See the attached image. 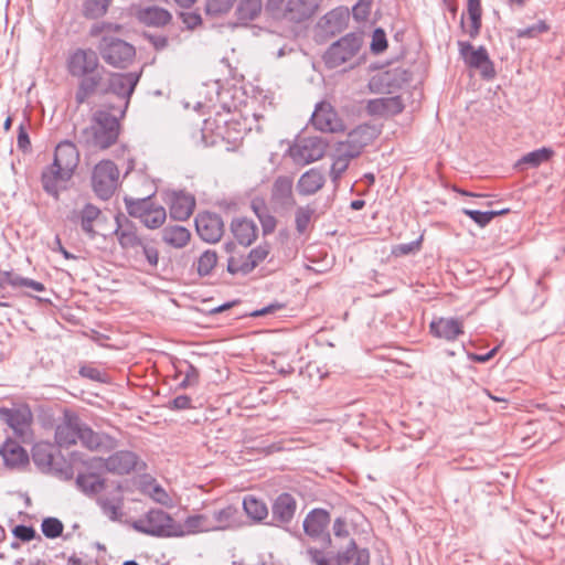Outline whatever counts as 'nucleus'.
<instances>
[{"label":"nucleus","instance_id":"55","mask_svg":"<svg viewBox=\"0 0 565 565\" xmlns=\"http://www.w3.org/2000/svg\"><path fill=\"white\" fill-rule=\"evenodd\" d=\"M63 523L56 518H46L41 524L43 534L49 539H55L63 532Z\"/></svg>","mask_w":565,"mask_h":565},{"label":"nucleus","instance_id":"53","mask_svg":"<svg viewBox=\"0 0 565 565\" xmlns=\"http://www.w3.org/2000/svg\"><path fill=\"white\" fill-rule=\"evenodd\" d=\"M236 0H206L205 11L209 15H222L227 13Z\"/></svg>","mask_w":565,"mask_h":565},{"label":"nucleus","instance_id":"21","mask_svg":"<svg viewBox=\"0 0 565 565\" xmlns=\"http://www.w3.org/2000/svg\"><path fill=\"white\" fill-rule=\"evenodd\" d=\"M98 66V58L92 50H76L68 58L67 67L72 76L79 77L92 74Z\"/></svg>","mask_w":565,"mask_h":565},{"label":"nucleus","instance_id":"5","mask_svg":"<svg viewBox=\"0 0 565 565\" xmlns=\"http://www.w3.org/2000/svg\"><path fill=\"white\" fill-rule=\"evenodd\" d=\"M127 212L130 216L140 218L141 223L148 228L160 227L167 217L164 207L154 205L150 199L125 198Z\"/></svg>","mask_w":565,"mask_h":565},{"label":"nucleus","instance_id":"44","mask_svg":"<svg viewBox=\"0 0 565 565\" xmlns=\"http://www.w3.org/2000/svg\"><path fill=\"white\" fill-rule=\"evenodd\" d=\"M367 132V128L361 126L349 132L347 139L353 145V150L349 153V157L355 158L361 153L369 141Z\"/></svg>","mask_w":565,"mask_h":565},{"label":"nucleus","instance_id":"10","mask_svg":"<svg viewBox=\"0 0 565 565\" xmlns=\"http://www.w3.org/2000/svg\"><path fill=\"white\" fill-rule=\"evenodd\" d=\"M330 521L331 516L327 510L312 509L303 520V532L312 540L321 541L324 547H329L331 545V536L328 532Z\"/></svg>","mask_w":565,"mask_h":565},{"label":"nucleus","instance_id":"45","mask_svg":"<svg viewBox=\"0 0 565 565\" xmlns=\"http://www.w3.org/2000/svg\"><path fill=\"white\" fill-rule=\"evenodd\" d=\"M113 0H85L83 4L84 15L88 19H98L106 14Z\"/></svg>","mask_w":565,"mask_h":565},{"label":"nucleus","instance_id":"24","mask_svg":"<svg viewBox=\"0 0 565 565\" xmlns=\"http://www.w3.org/2000/svg\"><path fill=\"white\" fill-rule=\"evenodd\" d=\"M124 501L122 487L120 483L117 484L115 491L111 493L96 498V503L102 513L113 522H117L122 518Z\"/></svg>","mask_w":565,"mask_h":565},{"label":"nucleus","instance_id":"27","mask_svg":"<svg viewBox=\"0 0 565 565\" xmlns=\"http://www.w3.org/2000/svg\"><path fill=\"white\" fill-rule=\"evenodd\" d=\"M430 333L438 339L455 341L463 333V324L456 318H437L429 324Z\"/></svg>","mask_w":565,"mask_h":565},{"label":"nucleus","instance_id":"31","mask_svg":"<svg viewBox=\"0 0 565 565\" xmlns=\"http://www.w3.org/2000/svg\"><path fill=\"white\" fill-rule=\"evenodd\" d=\"M338 565H369L370 552L366 548H358L353 539L350 540L347 548L337 555Z\"/></svg>","mask_w":565,"mask_h":565},{"label":"nucleus","instance_id":"52","mask_svg":"<svg viewBox=\"0 0 565 565\" xmlns=\"http://www.w3.org/2000/svg\"><path fill=\"white\" fill-rule=\"evenodd\" d=\"M351 159H353V158L349 157V156L344 157L341 153L335 152L334 159H333V162H332V166L330 169V177L334 183H337L339 181L342 173L348 169Z\"/></svg>","mask_w":565,"mask_h":565},{"label":"nucleus","instance_id":"18","mask_svg":"<svg viewBox=\"0 0 565 565\" xmlns=\"http://www.w3.org/2000/svg\"><path fill=\"white\" fill-rule=\"evenodd\" d=\"M195 227L199 236L207 243H216L224 233V223L216 213L203 212L195 217Z\"/></svg>","mask_w":565,"mask_h":565},{"label":"nucleus","instance_id":"56","mask_svg":"<svg viewBox=\"0 0 565 565\" xmlns=\"http://www.w3.org/2000/svg\"><path fill=\"white\" fill-rule=\"evenodd\" d=\"M246 265H249V260H247L246 255H241V256L233 255L227 260V271L233 275H235V274L247 275L252 270L245 269Z\"/></svg>","mask_w":565,"mask_h":565},{"label":"nucleus","instance_id":"51","mask_svg":"<svg viewBox=\"0 0 565 565\" xmlns=\"http://www.w3.org/2000/svg\"><path fill=\"white\" fill-rule=\"evenodd\" d=\"M7 282L12 287H26L38 292H43L45 290V287L42 282L31 278L22 277L19 275H11L10 273H7Z\"/></svg>","mask_w":565,"mask_h":565},{"label":"nucleus","instance_id":"42","mask_svg":"<svg viewBox=\"0 0 565 565\" xmlns=\"http://www.w3.org/2000/svg\"><path fill=\"white\" fill-rule=\"evenodd\" d=\"M348 19V9L342 7L331 10L323 17L324 24L331 32L341 31L347 25Z\"/></svg>","mask_w":565,"mask_h":565},{"label":"nucleus","instance_id":"59","mask_svg":"<svg viewBox=\"0 0 565 565\" xmlns=\"http://www.w3.org/2000/svg\"><path fill=\"white\" fill-rule=\"evenodd\" d=\"M423 237L420 236L418 239H415L409 243L398 244L393 248V254L395 256H405L417 253L422 247Z\"/></svg>","mask_w":565,"mask_h":565},{"label":"nucleus","instance_id":"43","mask_svg":"<svg viewBox=\"0 0 565 565\" xmlns=\"http://www.w3.org/2000/svg\"><path fill=\"white\" fill-rule=\"evenodd\" d=\"M262 10V0H239L236 14L243 22L254 20Z\"/></svg>","mask_w":565,"mask_h":565},{"label":"nucleus","instance_id":"12","mask_svg":"<svg viewBox=\"0 0 565 565\" xmlns=\"http://www.w3.org/2000/svg\"><path fill=\"white\" fill-rule=\"evenodd\" d=\"M73 175L74 174L58 166L54 167L52 162L42 170L41 184L46 194L58 200L60 193L67 189V184Z\"/></svg>","mask_w":565,"mask_h":565},{"label":"nucleus","instance_id":"3","mask_svg":"<svg viewBox=\"0 0 565 565\" xmlns=\"http://www.w3.org/2000/svg\"><path fill=\"white\" fill-rule=\"evenodd\" d=\"M140 79V73H111L107 78L104 87L100 89V94H114L119 99L118 105L108 104L113 110H117L120 116H125L130 97Z\"/></svg>","mask_w":565,"mask_h":565},{"label":"nucleus","instance_id":"41","mask_svg":"<svg viewBox=\"0 0 565 565\" xmlns=\"http://www.w3.org/2000/svg\"><path fill=\"white\" fill-rule=\"evenodd\" d=\"M467 12L470 18V25L467 32L471 39H475L481 29V0H468Z\"/></svg>","mask_w":565,"mask_h":565},{"label":"nucleus","instance_id":"40","mask_svg":"<svg viewBox=\"0 0 565 565\" xmlns=\"http://www.w3.org/2000/svg\"><path fill=\"white\" fill-rule=\"evenodd\" d=\"M243 509L250 519L257 522L263 521L268 515V509L265 502L254 495L244 498Z\"/></svg>","mask_w":565,"mask_h":565},{"label":"nucleus","instance_id":"38","mask_svg":"<svg viewBox=\"0 0 565 565\" xmlns=\"http://www.w3.org/2000/svg\"><path fill=\"white\" fill-rule=\"evenodd\" d=\"M191 238L190 231L180 225L166 226L162 231V241L174 248L184 247Z\"/></svg>","mask_w":565,"mask_h":565},{"label":"nucleus","instance_id":"64","mask_svg":"<svg viewBox=\"0 0 565 565\" xmlns=\"http://www.w3.org/2000/svg\"><path fill=\"white\" fill-rule=\"evenodd\" d=\"M79 374L96 382H105L106 374L93 366H82Z\"/></svg>","mask_w":565,"mask_h":565},{"label":"nucleus","instance_id":"29","mask_svg":"<svg viewBox=\"0 0 565 565\" xmlns=\"http://www.w3.org/2000/svg\"><path fill=\"white\" fill-rule=\"evenodd\" d=\"M210 514L211 525L214 531H226L239 525L238 509L228 504L220 510H214Z\"/></svg>","mask_w":565,"mask_h":565},{"label":"nucleus","instance_id":"23","mask_svg":"<svg viewBox=\"0 0 565 565\" xmlns=\"http://www.w3.org/2000/svg\"><path fill=\"white\" fill-rule=\"evenodd\" d=\"M322 0H288L284 18L290 22H302L310 19L318 10Z\"/></svg>","mask_w":565,"mask_h":565},{"label":"nucleus","instance_id":"22","mask_svg":"<svg viewBox=\"0 0 565 565\" xmlns=\"http://www.w3.org/2000/svg\"><path fill=\"white\" fill-rule=\"evenodd\" d=\"M53 163L54 167L58 166L74 174L79 163V151L76 145L71 140L60 141L54 150Z\"/></svg>","mask_w":565,"mask_h":565},{"label":"nucleus","instance_id":"1","mask_svg":"<svg viewBox=\"0 0 565 565\" xmlns=\"http://www.w3.org/2000/svg\"><path fill=\"white\" fill-rule=\"evenodd\" d=\"M120 116L104 104L93 111L89 126L81 130L77 140L88 149L106 150L115 145L120 134Z\"/></svg>","mask_w":565,"mask_h":565},{"label":"nucleus","instance_id":"9","mask_svg":"<svg viewBox=\"0 0 565 565\" xmlns=\"http://www.w3.org/2000/svg\"><path fill=\"white\" fill-rule=\"evenodd\" d=\"M459 54L469 68L479 70L483 78L490 79L495 75L493 63L484 46L475 47L470 42L458 41Z\"/></svg>","mask_w":565,"mask_h":565},{"label":"nucleus","instance_id":"32","mask_svg":"<svg viewBox=\"0 0 565 565\" xmlns=\"http://www.w3.org/2000/svg\"><path fill=\"white\" fill-rule=\"evenodd\" d=\"M0 455L8 467H19L29 461V456L24 448L12 439H7L0 449Z\"/></svg>","mask_w":565,"mask_h":565},{"label":"nucleus","instance_id":"34","mask_svg":"<svg viewBox=\"0 0 565 565\" xmlns=\"http://www.w3.org/2000/svg\"><path fill=\"white\" fill-rule=\"evenodd\" d=\"M138 20L148 26H164L171 21V13L157 6L141 8L137 12Z\"/></svg>","mask_w":565,"mask_h":565},{"label":"nucleus","instance_id":"16","mask_svg":"<svg viewBox=\"0 0 565 565\" xmlns=\"http://www.w3.org/2000/svg\"><path fill=\"white\" fill-rule=\"evenodd\" d=\"M97 459L89 461L88 467L78 471L75 478V486L78 491L88 498H97L106 488V480L99 473L92 471Z\"/></svg>","mask_w":565,"mask_h":565},{"label":"nucleus","instance_id":"35","mask_svg":"<svg viewBox=\"0 0 565 565\" xmlns=\"http://www.w3.org/2000/svg\"><path fill=\"white\" fill-rule=\"evenodd\" d=\"M81 77L82 79L75 94V100L78 105L84 104L95 93H100V89L104 87L103 77L99 74L92 73Z\"/></svg>","mask_w":565,"mask_h":565},{"label":"nucleus","instance_id":"26","mask_svg":"<svg viewBox=\"0 0 565 565\" xmlns=\"http://www.w3.org/2000/svg\"><path fill=\"white\" fill-rule=\"evenodd\" d=\"M116 225L114 234L122 249H137L142 245L143 241L138 236L136 226L127 217L116 216Z\"/></svg>","mask_w":565,"mask_h":565},{"label":"nucleus","instance_id":"6","mask_svg":"<svg viewBox=\"0 0 565 565\" xmlns=\"http://www.w3.org/2000/svg\"><path fill=\"white\" fill-rule=\"evenodd\" d=\"M119 170L111 160L99 161L93 170L92 185L96 195L108 200L118 186Z\"/></svg>","mask_w":565,"mask_h":565},{"label":"nucleus","instance_id":"60","mask_svg":"<svg viewBox=\"0 0 565 565\" xmlns=\"http://www.w3.org/2000/svg\"><path fill=\"white\" fill-rule=\"evenodd\" d=\"M140 248L142 249V254L145 255L148 264L153 268L157 267L158 262H159L158 249L154 246H152L146 242L142 243Z\"/></svg>","mask_w":565,"mask_h":565},{"label":"nucleus","instance_id":"17","mask_svg":"<svg viewBox=\"0 0 565 565\" xmlns=\"http://www.w3.org/2000/svg\"><path fill=\"white\" fill-rule=\"evenodd\" d=\"M166 203L169 205L171 218L178 221L188 220L195 207V198L185 191H170L166 194Z\"/></svg>","mask_w":565,"mask_h":565},{"label":"nucleus","instance_id":"39","mask_svg":"<svg viewBox=\"0 0 565 565\" xmlns=\"http://www.w3.org/2000/svg\"><path fill=\"white\" fill-rule=\"evenodd\" d=\"M553 156V150L550 148H541L533 150L526 154H524L515 164V167L520 170L524 169V166H529L531 168H536L542 163L548 161Z\"/></svg>","mask_w":565,"mask_h":565},{"label":"nucleus","instance_id":"36","mask_svg":"<svg viewBox=\"0 0 565 565\" xmlns=\"http://www.w3.org/2000/svg\"><path fill=\"white\" fill-rule=\"evenodd\" d=\"M102 211L90 203H86L76 214V221L79 223L82 231L92 239L97 235V232L94 230V223Z\"/></svg>","mask_w":565,"mask_h":565},{"label":"nucleus","instance_id":"14","mask_svg":"<svg viewBox=\"0 0 565 565\" xmlns=\"http://www.w3.org/2000/svg\"><path fill=\"white\" fill-rule=\"evenodd\" d=\"M312 126L322 132H339L344 130L342 119L329 103H319L311 115Z\"/></svg>","mask_w":565,"mask_h":565},{"label":"nucleus","instance_id":"28","mask_svg":"<svg viewBox=\"0 0 565 565\" xmlns=\"http://www.w3.org/2000/svg\"><path fill=\"white\" fill-rule=\"evenodd\" d=\"M366 109L372 116L388 117L402 113L404 104L399 96L380 97L369 100Z\"/></svg>","mask_w":565,"mask_h":565},{"label":"nucleus","instance_id":"46","mask_svg":"<svg viewBox=\"0 0 565 565\" xmlns=\"http://www.w3.org/2000/svg\"><path fill=\"white\" fill-rule=\"evenodd\" d=\"M253 210H254L255 214L257 215V217H258V220L260 222L264 235L273 233L275 231V228H276L277 221L268 212V210L265 206V204L258 205L256 203H253Z\"/></svg>","mask_w":565,"mask_h":565},{"label":"nucleus","instance_id":"13","mask_svg":"<svg viewBox=\"0 0 565 565\" xmlns=\"http://www.w3.org/2000/svg\"><path fill=\"white\" fill-rule=\"evenodd\" d=\"M84 423L73 412L66 411L63 420L56 426L55 441L60 447H70L75 445L81 437Z\"/></svg>","mask_w":565,"mask_h":565},{"label":"nucleus","instance_id":"48","mask_svg":"<svg viewBox=\"0 0 565 565\" xmlns=\"http://www.w3.org/2000/svg\"><path fill=\"white\" fill-rule=\"evenodd\" d=\"M32 458L39 467H50L53 462L51 446L47 444H35L32 448Z\"/></svg>","mask_w":565,"mask_h":565},{"label":"nucleus","instance_id":"20","mask_svg":"<svg viewBox=\"0 0 565 565\" xmlns=\"http://www.w3.org/2000/svg\"><path fill=\"white\" fill-rule=\"evenodd\" d=\"M97 462H99L108 472L122 476L135 470L138 457L132 451L119 450L106 459L98 458Z\"/></svg>","mask_w":565,"mask_h":565},{"label":"nucleus","instance_id":"2","mask_svg":"<svg viewBox=\"0 0 565 565\" xmlns=\"http://www.w3.org/2000/svg\"><path fill=\"white\" fill-rule=\"evenodd\" d=\"M138 533L154 537L182 536L172 516L162 509H150L142 516L130 522Z\"/></svg>","mask_w":565,"mask_h":565},{"label":"nucleus","instance_id":"8","mask_svg":"<svg viewBox=\"0 0 565 565\" xmlns=\"http://www.w3.org/2000/svg\"><path fill=\"white\" fill-rule=\"evenodd\" d=\"M0 419L12 429L13 435L22 443L32 441L31 424L33 415L29 406L0 407Z\"/></svg>","mask_w":565,"mask_h":565},{"label":"nucleus","instance_id":"49","mask_svg":"<svg viewBox=\"0 0 565 565\" xmlns=\"http://www.w3.org/2000/svg\"><path fill=\"white\" fill-rule=\"evenodd\" d=\"M217 264V254L214 250L207 249L201 254L198 259L196 270L203 277L212 273Z\"/></svg>","mask_w":565,"mask_h":565},{"label":"nucleus","instance_id":"61","mask_svg":"<svg viewBox=\"0 0 565 565\" xmlns=\"http://www.w3.org/2000/svg\"><path fill=\"white\" fill-rule=\"evenodd\" d=\"M307 555L310 562L315 565H332L331 561L326 556V554L315 547H309L307 550Z\"/></svg>","mask_w":565,"mask_h":565},{"label":"nucleus","instance_id":"47","mask_svg":"<svg viewBox=\"0 0 565 565\" xmlns=\"http://www.w3.org/2000/svg\"><path fill=\"white\" fill-rule=\"evenodd\" d=\"M509 210L504 209L501 211H478V210H469L463 209L462 213L469 216L475 223L479 226H487L495 216L507 213Z\"/></svg>","mask_w":565,"mask_h":565},{"label":"nucleus","instance_id":"30","mask_svg":"<svg viewBox=\"0 0 565 565\" xmlns=\"http://www.w3.org/2000/svg\"><path fill=\"white\" fill-rule=\"evenodd\" d=\"M326 183L323 172L317 168L302 173L297 182V191L300 195L309 196L317 193Z\"/></svg>","mask_w":565,"mask_h":565},{"label":"nucleus","instance_id":"33","mask_svg":"<svg viewBox=\"0 0 565 565\" xmlns=\"http://www.w3.org/2000/svg\"><path fill=\"white\" fill-rule=\"evenodd\" d=\"M231 231L236 241L244 246H249L257 237L256 224L245 217L233 220Z\"/></svg>","mask_w":565,"mask_h":565},{"label":"nucleus","instance_id":"7","mask_svg":"<svg viewBox=\"0 0 565 565\" xmlns=\"http://www.w3.org/2000/svg\"><path fill=\"white\" fill-rule=\"evenodd\" d=\"M362 45L361 36L349 33L330 45L323 55L328 68H335L353 58Z\"/></svg>","mask_w":565,"mask_h":565},{"label":"nucleus","instance_id":"58","mask_svg":"<svg viewBox=\"0 0 565 565\" xmlns=\"http://www.w3.org/2000/svg\"><path fill=\"white\" fill-rule=\"evenodd\" d=\"M373 0H359L352 8V15L356 21H365L372 8Z\"/></svg>","mask_w":565,"mask_h":565},{"label":"nucleus","instance_id":"57","mask_svg":"<svg viewBox=\"0 0 565 565\" xmlns=\"http://www.w3.org/2000/svg\"><path fill=\"white\" fill-rule=\"evenodd\" d=\"M548 29L550 26L545 21H539L533 25L518 30L516 35L518 38H535L539 34L547 32Z\"/></svg>","mask_w":565,"mask_h":565},{"label":"nucleus","instance_id":"15","mask_svg":"<svg viewBox=\"0 0 565 565\" xmlns=\"http://www.w3.org/2000/svg\"><path fill=\"white\" fill-rule=\"evenodd\" d=\"M270 202L276 209L289 211L296 205L294 195V178L278 175L271 185Z\"/></svg>","mask_w":565,"mask_h":565},{"label":"nucleus","instance_id":"62","mask_svg":"<svg viewBox=\"0 0 565 565\" xmlns=\"http://www.w3.org/2000/svg\"><path fill=\"white\" fill-rule=\"evenodd\" d=\"M122 29L120 24L110 23V22H102L98 24H95L90 29V35L97 36L102 34L103 32H119Z\"/></svg>","mask_w":565,"mask_h":565},{"label":"nucleus","instance_id":"50","mask_svg":"<svg viewBox=\"0 0 565 565\" xmlns=\"http://www.w3.org/2000/svg\"><path fill=\"white\" fill-rule=\"evenodd\" d=\"M315 214V210L307 205V206H299L295 212V224H296V231L298 234H303L311 222V218Z\"/></svg>","mask_w":565,"mask_h":565},{"label":"nucleus","instance_id":"11","mask_svg":"<svg viewBox=\"0 0 565 565\" xmlns=\"http://www.w3.org/2000/svg\"><path fill=\"white\" fill-rule=\"evenodd\" d=\"M326 143L318 137H303L289 148V156L295 163L305 166L321 159Z\"/></svg>","mask_w":565,"mask_h":565},{"label":"nucleus","instance_id":"4","mask_svg":"<svg viewBox=\"0 0 565 565\" xmlns=\"http://www.w3.org/2000/svg\"><path fill=\"white\" fill-rule=\"evenodd\" d=\"M102 58L117 68L128 67L136 56V49L130 43L115 36L104 35L99 43Z\"/></svg>","mask_w":565,"mask_h":565},{"label":"nucleus","instance_id":"25","mask_svg":"<svg viewBox=\"0 0 565 565\" xmlns=\"http://www.w3.org/2000/svg\"><path fill=\"white\" fill-rule=\"evenodd\" d=\"M79 441L89 450L110 451L116 448L117 440L108 434L96 433L86 424L83 425Z\"/></svg>","mask_w":565,"mask_h":565},{"label":"nucleus","instance_id":"19","mask_svg":"<svg viewBox=\"0 0 565 565\" xmlns=\"http://www.w3.org/2000/svg\"><path fill=\"white\" fill-rule=\"evenodd\" d=\"M297 510V501L290 493H280L271 504V524L280 527L289 525Z\"/></svg>","mask_w":565,"mask_h":565},{"label":"nucleus","instance_id":"37","mask_svg":"<svg viewBox=\"0 0 565 565\" xmlns=\"http://www.w3.org/2000/svg\"><path fill=\"white\" fill-rule=\"evenodd\" d=\"M179 531H182V536L185 534H198L203 532H213L209 513H199L189 515L182 525H178Z\"/></svg>","mask_w":565,"mask_h":565},{"label":"nucleus","instance_id":"63","mask_svg":"<svg viewBox=\"0 0 565 565\" xmlns=\"http://www.w3.org/2000/svg\"><path fill=\"white\" fill-rule=\"evenodd\" d=\"M372 51L375 53H380L387 47V41L385 38V33L381 29H376L373 34V40L371 44Z\"/></svg>","mask_w":565,"mask_h":565},{"label":"nucleus","instance_id":"54","mask_svg":"<svg viewBox=\"0 0 565 565\" xmlns=\"http://www.w3.org/2000/svg\"><path fill=\"white\" fill-rule=\"evenodd\" d=\"M269 254L268 245H258L253 248L247 256V260H249V265L245 266L247 270H254Z\"/></svg>","mask_w":565,"mask_h":565}]
</instances>
